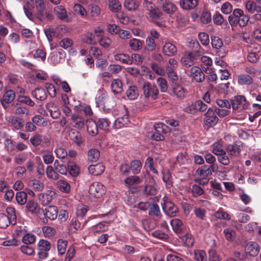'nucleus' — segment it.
I'll use <instances>...</instances> for the list:
<instances>
[{"label":"nucleus","mask_w":261,"mask_h":261,"mask_svg":"<svg viewBox=\"0 0 261 261\" xmlns=\"http://www.w3.org/2000/svg\"><path fill=\"white\" fill-rule=\"evenodd\" d=\"M249 19V17L244 14L243 10L236 8L233 10L232 13L229 15L228 20L232 27L239 25L240 27H244L247 25Z\"/></svg>","instance_id":"obj_1"},{"label":"nucleus","mask_w":261,"mask_h":261,"mask_svg":"<svg viewBox=\"0 0 261 261\" xmlns=\"http://www.w3.org/2000/svg\"><path fill=\"white\" fill-rule=\"evenodd\" d=\"M142 90L144 97L149 100H155L159 98V91L154 84L149 82H144Z\"/></svg>","instance_id":"obj_2"},{"label":"nucleus","mask_w":261,"mask_h":261,"mask_svg":"<svg viewBox=\"0 0 261 261\" xmlns=\"http://www.w3.org/2000/svg\"><path fill=\"white\" fill-rule=\"evenodd\" d=\"M211 40L212 48L216 55L221 58L225 57L227 51L223 45L222 40L218 36H211Z\"/></svg>","instance_id":"obj_3"},{"label":"nucleus","mask_w":261,"mask_h":261,"mask_svg":"<svg viewBox=\"0 0 261 261\" xmlns=\"http://www.w3.org/2000/svg\"><path fill=\"white\" fill-rule=\"evenodd\" d=\"M230 105L233 110H238L239 112L248 108L249 103L245 97L243 95H237L230 100Z\"/></svg>","instance_id":"obj_4"},{"label":"nucleus","mask_w":261,"mask_h":261,"mask_svg":"<svg viewBox=\"0 0 261 261\" xmlns=\"http://www.w3.org/2000/svg\"><path fill=\"white\" fill-rule=\"evenodd\" d=\"M106 187L99 182H93L89 187V194L96 198H99L105 193Z\"/></svg>","instance_id":"obj_5"},{"label":"nucleus","mask_w":261,"mask_h":261,"mask_svg":"<svg viewBox=\"0 0 261 261\" xmlns=\"http://www.w3.org/2000/svg\"><path fill=\"white\" fill-rule=\"evenodd\" d=\"M162 208L164 213L170 217L176 216L178 212V208L172 202L163 199V203H162Z\"/></svg>","instance_id":"obj_6"},{"label":"nucleus","mask_w":261,"mask_h":261,"mask_svg":"<svg viewBox=\"0 0 261 261\" xmlns=\"http://www.w3.org/2000/svg\"><path fill=\"white\" fill-rule=\"evenodd\" d=\"M6 120L13 130H21L23 127L24 121L18 116L10 115L7 117Z\"/></svg>","instance_id":"obj_7"},{"label":"nucleus","mask_w":261,"mask_h":261,"mask_svg":"<svg viewBox=\"0 0 261 261\" xmlns=\"http://www.w3.org/2000/svg\"><path fill=\"white\" fill-rule=\"evenodd\" d=\"M219 118L214 108H209L204 114V124L209 126L215 125L218 122Z\"/></svg>","instance_id":"obj_8"},{"label":"nucleus","mask_w":261,"mask_h":261,"mask_svg":"<svg viewBox=\"0 0 261 261\" xmlns=\"http://www.w3.org/2000/svg\"><path fill=\"white\" fill-rule=\"evenodd\" d=\"M242 143L241 141H236L233 144H228L226 147V152L230 158L237 157L240 155Z\"/></svg>","instance_id":"obj_9"},{"label":"nucleus","mask_w":261,"mask_h":261,"mask_svg":"<svg viewBox=\"0 0 261 261\" xmlns=\"http://www.w3.org/2000/svg\"><path fill=\"white\" fill-rule=\"evenodd\" d=\"M146 9L149 12L148 14L151 18L152 21L159 27L163 26L162 22L159 20L162 15V12L161 10L156 8L154 5L151 6V8H146Z\"/></svg>","instance_id":"obj_10"},{"label":"nucleus","mask_w":261,"mask_h":261,"mask_svg":"<svg viewBox=\"0 0 261 261\" xmlns=\"http://www.w3.org/2000/svg\"><path fill=\"white\" fill-rule=\"evenodd\" d=\"M55 194L54 191L48 190L46 192L38 194V198L40 203L43 206H46L51 202Z\"/></svg>","instance_id":"obj_11"},{"label":"nucleus","mask_w":261,"mask_h":261,"mask_svg":"<svg viewBox=\"0 0 261 261\" xmlns=\"http://www.w3.org/2000/svg\"><path fill=\"white\" fill-rule=\"evenodd\" d=\"M27 210L32 214L40 215L44 213V210L34 200H29L26 203Z\"/></svg>","instance_id":"obj_12"},{"label":"nucleus","mask_w":261,"mask_h":261,"mask_svg":"<svg viewBox=\"0 0 261 261\" xmlns=\"http://www.w3.org/2000/svg\"><path fill=\"white\" fill-rule=\"evenodd\" d=\"M54 12L56 16L58 19L66 22H70L71 19L69 18L66 9L65 8L62 6L59 5L55 7L54 8Z\"/></svg>","instance_id":"obj_13"},{"label":"nucleus","mask_w":261,"mask_h":261,"mask_svg":"<svg viewBox=\"0 0 261 261\" xmlns=\"http://www.w3.org/2000/svg\"><path fill=\"white\" fill-rule=\"evenodd\" d=\"M70 123L73 127L82 129L85 126L86 121L83 116L77 113H74L71 115Z\"/></svg>","instance_id":"obj_14"},{"label":"nucleus","mask_w":261,"mask_h":261,"mask_svg":"<svg viewBox=\"0 0 261 261\" xmlns=\"http://www.w3.org/2000/svg\"><path fill=\"white\" fill-rule=\"evenodd\" d=\"M36 17L40 21H51L54 18L52 13L46 10V8L37 10Z\"/></svg>","instance_id":"obj_15"},{"label":"nucleus","mask_w":261,"mask_h":261,"mask_svg":"<svg viewBox=\"0 0 261 261\" xmlns=\"http://www.w3.org/2000/svg\"><path fill=\"white\" fill-rule=\"evenodd\" d=\"M162 50V53L168 57L175 56L177 52L176 46L170 42H166L163 45Z\"/></svg>","instance_id":"obj_16"},{"label":"nucleus","mask_w":261,"mask_h":261,"mask_svg":"<svg viewBox=\"0 0 261 261\" xmlns=\"http://www.w3.org/2000/svg\"><path fill=\"white\" fill-rule=\"evenodd\" d=\"M245 251L250 256H256L259 252V247L256 242H250L246 245Z\"/></svg>","instance_id":"obj_17"},{"label":"nucleus","mask_w":261,"mask_h":261,"mask_svg":"<svg viewBox=\"0 0 261 261\" xmlns=\"http://www.w3.org/2000/svg\"><path fill=\"white\" fill-rule=\"evenodd\" d=\"M190 72L194 80L198 83H201L205 80V75L201 68L193 66L190 69Z\"/></svg>","instance_id":"obj_18"},{"label":"nucleus","mask_w":261,"mask_h":261,"mask_svg":"<svg viewBox=\"0 0 261 261\" xmlns=\"http://www.w3.org/2000/svg\"><path fill=\"white\" fill-rule=\"evenodd\" d=\"M198 5V0H180L179 6L184 10L194 9Z\"/></svg>","instance_id":"obj_19"},{"label":"nucleus","mask_w":261,"mask_h":261,"mask_svg":"<svg viewBox=\"0 0 261 261\" xmlns=\"http://www.w3.org/2000/svg\"><path fill=\"white\" fill-rule=\"evenodd\" d=\"M88 132L92 136H95L98 133V127L96 122L92 119H87L86 121Z\"/></svg>","instance_id":"obj_20"},{"label":"nucleus","mask_w":261,"mask_h":261,"mask_svg":"<svg viewBox=\"0 0 261 261\" xmlns=\"http://www.w3.org/2000/svg\"><path fill=\"white\" fill-rule=\"evenodd\" d=\"M70 139L79 146H81L83 144V140L81 133L77 130L72 129L69 133Z\"/></svg>","instance_id":"obj_21"},{"label":"nucleus","mask_w":261,"mask_h":261,"mask_svg":"<svg viewBox=\"0 0 261 261\" xmlns=\"http://www.w3.org/2000/svg\"><path fill=\"white\" fill-rule=\"evenodd\" d=\"M58 213V209L57 206L55 205H49L45 209L44 214L46 218L50 220H55Z\"/></svg>","instance_id":"obj_22"},{"label":"nucleus","mask_w":261,"mask_h":261,"mask_svg":"<svg viewBox=\"0 0 261 261\" xmlns=\"http://www.w3.org/2000/svg\"><path fill=\"white\" fill-rule=\"evenodd\" d=\"M173 231L176 233H181L185 229L182 221L177 218L173 219L170 221Z\"/></svg>","instance_id":"obj_23"},{"label":"nucleus","mask_w":261,"mask_h":261,"mask_svg":"<svg viewBox=\"0 0 261 261\" xmlns=\"http://www.w3.org/2000/svg\"><path fill=\"white\" fill-rule=\"evenodd\" d=\"M16 96L15 92L12 90H8L6 91L3 96L2 106L5 108V105L12 102Z\"/></svg>","instance_id":"obj_24"},{"label":"nucleus","mask_w":261,"mask_h":261,"mask_svg":"<svg viewBox=\"0 0 261 261\" xmlns=\"http://www.w3.org/2000/svg\"><path fill=\"white\" fill-rule=\"evenodd\" d=\"M162 8L163 11L170 16L174 14L178 9L177 6L174 3L169 1L164 4Z\"/></svg>","instance_id":"obj_25"},{"label":"nucleus","mask_w":261,"mask_h":261,"mask_svg":"<svg viewBox=\"0 0 261 261\" xmlns=\"http://www.w3.org/2000/svg\"><path fill=\"white\" fill-rule=\"evenodd\" d=\"M105 169V167L101 163L92 165L88 167L89 173L95 176L100 175L103 172Z\"/></svg>","instance_id":"obj_26"},{"label":"nucleus","mask_w":261,"mask_h":261,"mask_svg":"<svg viewBox=\"0 0 261 261\" xmlns=\"http://www.w3.org/2000/svg\"><path fill=\"white\" fill-rule=\"evenodd\" d=\"M162 179L165 183L167 188H170L173 187V179L171 172L168 169L163 170L162 172Z\"/></svg>","instance_id":"obj_27"},{"label":"nucleus","mask_w":261,"mask_h":261,"mask_svg":"<svg viewBox=\"0 0 261 261\" xmlns=\"http://www.w3.org/2000/svg\"><path fill=\"white\" fill-rule=\"evenodd\" d=\"M253 82V78L250 75L242 73L238 76V83L239 85H250Z\"/></svg>","instance_id":"obj_28"},{"label":"nucleus","mask_w":261,"mask_h":261,"mask_svg":"<svg viewBox=\"0 0 261 261\" xmlns=\"http://www.w3.org/2000/svg\"><path fill=\"white\" fill-rule=\"evenodd\" d=\"M175 20L178 25L180 27L186 26L189 22L188 17L180 12L176 13Z\"/></svg>","instance_id":"obj_29"},{"label":"nucleus","mask_w":261,"mask_h":261,"mask_svg":"<svg viewBox=\"0 0 261 261\" xmlns=\"http://www.w3.org/2000/svg\"><path fill=\"white\" fill-rule=\"evenodd\" d=\"M20 103H24L30 107H33L35 102L30 98V97L25 95H18L17 98V102L13 103L14 106L20 105Z\"/></svg>","instance_id":"obj_30"},{"label":"nucleus","mask_w":261,"mask_h":261,"mask_svg":"<svg viewBox=\"0 0 261 261\" xmlns=\"http://www.w3.org/2000/svg\"><path fill=\"white\" fill-rule=\"evenodd\" d=\"M32 95L38 100L43 101L47 98V94L43 88H37L32 92Z\"/></svg>","instance_id":"obj_31"},{"label":"nucleus","mask_w":261,"mask_h":261,"mask_svg":"<svg viewBox=\"0 0 261 261\" xmlns=\"http://www.w3.org/2000/svg\"><path fill=\"white\" fill-rule=\"evenodd\" d=\"M129 122L128 117L127 115H124L121 117L118 118L113 124V127L115 129H120L125 125Z\"/></svg>","instance_id":"obj_32"},{"label":"nucleus","mask_w":261,"mask_h":261,"mask_svg":"<svg viewBox=\"0 0 261 261\" xmlns=\"http://www.w3.org/2000/svg\"><path fill=\"white\" fill-rule=\"evenodd\" d=\"M181 63L182 66L185 67H189L194 64L195 61L192 58L191 55L188 53H185L182 56L181 60Z\"/></svg>","instance_id":"obj_33"},{"label":"nucleus","mask_w":261,"mask_h":261,"mask_svg":"<svg viewBox=\"0 0 261 261\" xmlns=\"http://www.w3.org/2000/svg\"><path fill=\"white\" fill-rule=\"evenodd\" d=\"M111 88L113 93L115 94L120 93L123 90L121 81L118 79L113 80Z\"/></svg>","instance_id":"obj_34"},{"label":"nucleus","mask_w":261,"mask_h":261,"mask_svg":"<svg viewBox=\"0 0 261 261\" xmlns=\"http://www.w3.org/2000/svg\"><path fill=\"white\" fill-rule=\"evenodd\" d=\"M116 61H120L122 63L130 65L133 64V59L127 54H117L114 56Z\"/></svg>","instance_id":"obj_35"},{"label":"nucleus","mask_w":261,"mask_h":261,"mask_svg":"<svg viewBox=\"0 0 261 261\" xmlns=\"http://www.w3.org/2000/svg\"><path fill=\"white\" fill-rule=\"evenodd\" d=\"M68 245V242L63 239H59L57 242V248L58 253L60 255H64L66 251Z\"/></svg>","instance_id":"obj_36"},{"label":"nucleus","mask_w":261,"mask_h":261,"mask_svg":"<svg viewBox=\"0 0 261 261\" xmlns=\"http://www.w3.org/2000/svg\"><path fill=\"white\" fill-rule=\"evenodd\" d=\"M80 167L74 162H68V170L70 175L73 177L77 176L80 173Z\"/></svg>","instance_id":"obj_37"},{"label":"nucleus","mask_w":261,"mask_h":261,"mask_svg":"<svg viewBox=\"0 0 261 261\" xmlns=\"http://www.w3.org/2000/svg\"><path fill=\"white\" fill-rule=\"evenodd\" d=\"M109 8L112 12H118L121 8V5L118 0H108Z\"/></svg>","instance_id":"obj_38"},{"label":"nucleus","mask_w":261,"mask_h":261,"mask_svg":"<svg viewBox=\"0 0 261 261\" xmlns=\"http://www.w3.org/2000/svg\"><path fill=\"white\" fill-rule=\"evenodd\" d=\"M98 127L102 130H107L110 127V121L107 118H99L96 122Z\"/></svg>","instance_id":"obj_39"},{"label":"nucleus","mask_w":261,"mask_h":261,"mask_svg":"<svg viewBox=\"0 0 261 261\" xmlns=\"http://www.w3.org/2000/svg\"><path fill=\"white\" fill-rule=\"evenodd\" d=\"M130 170L134 174H138L140 172L142 168V163L138 160H135L130 163L129 165Z\"/></svg>","instance_id":"obj_40"},{"label":"nucleus","mask_w":261,"mask_h":261,"mask_svg":"<svg viewBox=\"0 0 261 261\" xmlns=\"http://www.w3.org/2000/svg\"><path fill=\"white\" fill-rule=\"evenodd\" d=\"M82 41L88 44H95L96 41L95 40V36L92 33H86L82 36Z\"/></svg>","instance_id":"obj_41"},{"label":"nucleus","mask_w":261,"mask_h":261,"mask_svg":"<svg viewBox=\"0 0 261 261\" xmlns=\"http://www.w3.org/2000/svg\"><path fill=\"white\" fill-rule=\"evenodd\" d=\"M196 173L203 178H206L211 175V171L207 165L199 168L196 171Z\"/></svg>","instance_id":"obj_42"},{"label":"nucleus","mask_w":261,"mask_h":261,"mask_svg":"<svg viewBox=\"0 0 261 261\" xmlns=\"http://www.w3.org/2000/svg\"><path fill=\"white\" fill-rule=\"evenodd\" d=\"M148 213L151 216H155L158 218H161L162 216L159 205L154 202L150 205Z\"/></svg>","instance_id":"obj_43"},{"label":"nucleus","mask_w":261,"mask_h":261,"mask_svg":"<svg viewBox=\"0 0 261 261\" xmlns=\"http://www.w3.org/2000/svg\"><path fill=\"white\" fill-rule=\"evenodd\" d=\"M126 94L128 98L130 100H134L136 99L138 95V91L136 86H130L126 92Z\"/></svg>","instance_id":"obj_44"},{"label":"nucleus","mask_w":261,"mask_h":261,"mask_svg":"<svg viewBox=\"0 0 261 261\" xmlns=\"http://www.w3.org/2000/svg\"><path fill=\"white\" fill-rule=\"evenodd\" d=\"M28 195L24 191H19L16 194L15 199L18 204L24 205L27 203Z\"/></svg>","instance_id":"obj_45"},{"label":"nucleus","mask_w":261,"mask_h":261,"mask_svg":"<svg viewBox=\"0 0 261 261\" xmlns=\"http://www.w3.org/2000/svg\"><path fill=\"white\" fill-rule=\"evenodd\" d=\"M6 212L8 214L7 217L10 220L11 224L14 225L16 223V216L15 210L12 206H8L6 208Z\"/></svg>","instance_id":"obj_46"},{"label":"nucleus","mask_w":261,"mask_h":261,"mask_svg":"<svg viewBox=\"0 0 261 261\" xmlns=\"http://www.w3.org/2000/svg\"><path fill=\"white\" fill-rule=\"evenodd\" d=\"M100 156L99 151L97 149H91L88 151V159L91 162H96Z\"/></svg>","instance_id":"obj_47"},{"label":"nucleus","mask_w":261,"mask_h":261,"mask_svg":"<svg viewBox=\"0 0 261 261\" xmlns=\"http://www.w3.org/2000/svg\"><path fill=\"white\" fill-rule=\"evenodd\" d=\"M106 222H101L98 224L93 226L91 227V231L93 233H97L100 232L106 231L108 229V226Z\"/></svg>","instance_id":"obj_48"},{"label":"nucleus","mask_w":261,"mask_h":261,"mask_svg":"<svg viewBox=\"0 0 261 261\" xmlns=\"http://www.w3.org/2000/svg\"><path fill=\"white\" fill-rule=\"evenodd\" d=\"M123 5L126 9L130 11L137 10L139 7L138 4L135 0H125Z\"/></svg>","instance_id":"obj_49"},{"label":"nucleus","mask_w":261,"mask_h":261,"mask_svg":"<svg viewBox=\"0 0 261 261\" xmlns=\"http://www.w3.org/2000/svg\"><path fill=\"white\" fill-rule=\"evenodd\" d=\"M30 186L36 192H40L43 190L44 188V184L38 179H33L30 181Z\"/></svg>","instance_id":"obj_50"},{"label":"nucleus","mask_w":261,"mask_h":261,"mask_svg":"<svg viewBox=\"0 0 261 261\" xmlns=\"http://www.w3.org/2000/svg\"><path fill=\"white\" fill-rule=\"evenodd\" d=\"M32 121L37 126H46L47 125V120L40 115H36L32 118Z\"/></svg>","instance_id":"obj_51"},{"label":"nucleus","mask_w":261,"mask_h":261,"mask_svg":"<svg viewBox=\"0 0 261 261\" xmlns=\"http://www.w3.org/2000/svg\"><path fill=\"white\" fill-rule=\"evenodd\" d=\"M173 93L177 97L183 98L186 95V90L183 87L176 85L173 87Z\"/></svg>","instance_id":"obj_52"},{"label":"nucleus","mask_w":261,"mask_h":261,"mask_svg":"<svg viewBox=\"0 0 261 261\" xmlns=\"http://www.w3.org/2000/svg\"><path fill=\"white\" fill-rule=\"evenodd\" d=\"M59 189L65 193H68L70 191V184L64 180H59L57 182Z\"/></svg>","instance_id":"obj_53"},{"label":"nucleus","mask_w":261,"mask_h":261,"mask_svg":"<svg viewBox=\"0 0 261 261\" xmlns=\"http://www.w3.org/2000/svg\"><path fill=\"white\" fill-rule=\"evenodd\" d=\"M46 173L48 178L57 180L59 177L57 171L51 166H48L46 169Z\"/></svg>","instance_id":"obj_54"},{"label":"nucleus","mask_w":261,"mask_h":261,"mask_svg":"<svg viewBox=\"0 0 261 261\" xmlns=\"http://www.w3.org/2000/svg\"><path fill=\"white\" fill-rule=\"evenodd\" d=\"M42 159L45 164L49 165L54 162V156L52 152L48 150H46L43 152Z\"/></svg>","instance_id":"obj_55"},{"label":"nucleus","mask_w":261,"mask_h":261,"mask_svg":"<svg viewBox=\"0 0 261 261\" xmlns=\"http://www.w3.org/2000/svg\"><path fill=\"white\" fill-rule=\"evenodd\" d=\"M196 45L197 46V47H198V49L195 50L193 51L189 52L194 61L200 59L202 55L204 54L203 49L201 48L198 42H197Z\"/></svg>","instance_id":"obj_56"},{"label":"nucleus","mask_w":261,"mask_h":261,"mask_svg":"<svg viewBox=\"0 0 261 261\" xmlns=\"http://www.w3.org/2000/svg\"><path fill=\"white\" fill-rule=\"evenodd\" d=\"M15 107H16L14 111L15 115L23 117L29 114V110L25 107L19 105Z\"/></svg>","instance_id":"obj_57"},{"label":"nucleus","mask_w":261,"mask_h":261,"mask_svg":"<svg viewBox=\"0 0 261 261\" xmlns=\"http://www.w3.org/2000/svg\"><path fill=\"white\" fill-rule=\"evenodd\" d=\"M154 128L155 131L161 134H166L170 131V128L163 123H156L154 125Z\"/></svg>","instance_id":"obj_58"},{"label":"nucleus","mask_w":261,"mask_h":261,"mask_svg":"<svg viewBox=\"0 0 261 261\" xmlns=\"http://www.w3.org/2000/svg\"><path fill=\"white\" fill-rule=\"evenodd\" d=\"M226 150L223 149L222 145L219 143L215 142L213 144L212 152L217 156L220 155H222V154Z\"/></svg>","instance_id":"obj_59"},{"label":"nucleus","mask_w":261,"mask_h":261,"mask_svg":"<svg viewBox=\"0 0 261 261\" xmlns=\"http://www.w3.org/2000/svg\"><path fill=\"white\" fill-rule=\"evenodd\" d=\"M38 246L39 250L48 252V251L50 249V242L44 239H41L39 241Z\"/></svg>","instance_id":"obj_60"},{"label":"nucleus","mask_w":261,"mask_h":261,"mask_svg":"<svg viewBox=\"0 0 261 261\" xmlns=\"http://www.w3.org/2000/svg\"><path fill=\"white\" fill-rule=\"evenodd\" d=\"M185 245L188 247H192L194 243V238L190 233H186L181 238Z\"/></svg>","instance_id":"obj_61"},{"label":"nucleus","mask_w":261,"mask_h":261,"mask_svg":"<svg viewBox=\"0 0 261 261\" xmlns=\"http://www.w3.org/2000/svg\"><path fill=\"white\" fill-rule=\"evenodd\" d=\"M36 241V236L30 233H26L22 237V242L27 245L33 244Z\"/></svg>","instance_id":"obj_62"},{"label":"nucleus","mask_w":261,"mask_h":261,"mask_svg":"<svg viewBox=\"0 0 261 261\" xmlns=\"http://www.w3.org/2000/svg\"><path fill=\"white\" fill-rule=\"evenodd\" d=\"M129 45L130 48L134 50H138L142 48V42L137 39H132L129 40Z\"/></svg>","instance_id":"obj_63"},{"label":"nucleus","mask_w":261,"mask_h":261,"mask_svg":"<svg viewBox=\"0 0 261 261\" xmlns=\"http://www.w3.org/2000/svg\"><path fill=\"white\" fill-rule=\"evenodd\" d=\"M194 258L197 261H206L207 257L205 252L203 250H195Z\"/></svg>","instance_id":"obj_64"}]
</instances>
